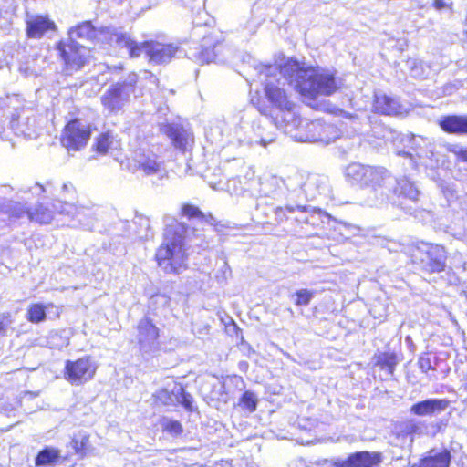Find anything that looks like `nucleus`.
Segmentation results:
<instances>
[{"label":"nucleus","mask_w":467,"mask_h":467,"mask_svg":"<svg viewBox=\"0 0 467 467\" xmlns=\"http://www.w3.org/2000/svg\"><path fill=\"white\" fill-rule=\"evenodd\" d=\"M347 180L360 188L369 189L365 203L378 206L390 202L393 177L381 166L350 163L345 171Z\"/></svg>","instance_id":"f257e3e1"},{"label":"nucleus","mask_w":467,"mask_h":467,"mask_svg":"<svg viewBox=\"0 0 467 467\" xmlns=\"http://www.w3.org/2000/svg\"><path fill=\"white\" fill-rule=\"evenodd\" d=\"M280 73L295 89L309 99L319 95L329 96L340 87V80L332 74L320 72L314 67H302L295 60H288L280 69Z\"/></svg>","instance_id":"f03ea898"},{"label":"nucleus","mask_w":467,"mask_h":467,"mask_svg":"<svg viewBox=\"0 0 467 467\" xmlns=\"http://www.w3.org/2000/svg\"><path fill=\"white\" fill-rule=\"evenodd\" d=\"M186 233L185 224L177 221H172L166 226L163 242L156 252L158 265L166 273L179 274L186 268Z\"/></svg>","instance_id":"7ed1b4c3"},{"label":"nucleus","mask_w":467,"mask_h":467,"mask_svg":"<svg viewBox=\"0 0 467 467\" xmlns=\"http://www.w3.org/2000/svg\"><path fill=\"white\" fill-rule=\"evenodd\" d=\"M313 178H306V176L298 171H296L286 178L283 179L277 176H270L262 182L261 191L265 195H272L274 198L277 196L276 189L282 185L288 192L289 198L293 201H298L303 198L308 199L314 196L308 192L306 187L314 183Z\"/></svg>","instance_id":"20e7f679"},{"label":"nucleus","mask_w":467,"mask_h":467,"mask_svg":"<svg viewBox=\"0 0 467 467\" xmlns=\"http://www.w3.org/2000/svg\"><path fill=\"white\" fill-rule=\"evenodd\" d=\"M411 261L426 273H440L445 267V250L442 246L418 243L410 247Z\"/></svg>","instance_id":"39448f33"},{"label":"nucleus","mask_w":467,"mask_h":467,"mask_svg":"<svg viewBox=\"0 0 467 467\" xmlns=\"http://www.w3.org/2000/svg\"><path fill=\"white\" fill-rule=\"evenodd\" d=\"M137 79V75L130 73L123 81L117 82L106 90L101 96V103L105 109L109 112L120 110L134 92Z\"/></svg>","instance_id":"423d86ee"},{"label":"nucleus","mask_w":467,"mask_h":467,"mask_svg":"<svg viewBox=\"0 0 467 467\" xmlns=\"http://www.w3.org/2000/svg\"><path fill=\"white\" fill-rule=\"evenodd\" d=\"M57 49L64 61V71L67 75L80 70L92 57L89 48L68 39L67 42L60 41Z\"/></svg>","instance_id":"0eeeda50"},{"label":"nucleus","mask_w":467,"mask_h":467,"mask_svg":"<svg viewBox=\"0 0 467 467\" xmlns=\"http://www.w3.org/2000/svg\"><path fill=\"white\" fill-rule=\"evenodd\" d=\"M90 138V129L79 119H74L65 127L61 143L68 150L77 151L87 145Z\"/></svg>","instance_id":"6e6552de"},{"label":"nucleus","mask_w":467,"mask_h":467,"mask_svg":"<svg viewBox=\"0 0 467 467\" xmlns=\"http://www.w3.org/2000/svg\"><path fill=\"white\" fill-rule=\"evenodd\" d=\"M10 128L16 134L28 139H35L38 135L36 116L31 109H16L12 114Z\"/></svg>","instance_id":"1a4fd4ad"},{"label":"nucleus","mask_w":467,"mask_h":467,"mask_svg":"<svg viewBox=\"0 0 467 467\" xmlns=\"http://www.w3.org/2000/svg\"><path fill=\"white\" fill-rule=\"evenodd\" d=\"M96 372V366L89 358H81L76 361H67L65 379L71 384L80 385L90 380Z\"/></svg>","instance_id":"9d476101"},{"label":"nucleus","mask_w":467,"mask_h":467,"mask_svg":"<svg viewBox=\"0 0 467 467\" xmlns=\"http://www.w3.org/2000/svg\"><path fill=\"white\" fill-rule=\"evenodd\" d=\"M137 329L138 343L143 352H155L160 348L159 329L149 318L141 319Z\"/></svg>","instance_id":"9b49d317"},{"label":"nucleus","mask_w":467,"mask_h":467,"mask_svg":"<svg viewBox=\"0 0 467 467\" xmlns=\"http://www.w3.org/2000/svg\"><path fill=\"white\" fill-rule=\"evenodd\" d=\"M101 33H105V37H109L111 45L119 48H125L130 57H137L143 52V43L138 44L127 33L111 27H106Z\"/></svg>","instance_id":"f8f14e48"},{"label":"nucleus","mask_w":467,"mask_h":467,"mask_svg":"<svg viewBox=\"0 0 467 467\" xmlns=\"http://www.w3.org/2000/svg\"><path fill=\"white\" fill-rule=\"evenodd\" d=\"M451 405L447 399L431 398L414 403L410 412L418 417H434L444 412Z\"/></svg>","instance_id":"ddd939ff"},{"label":"nucleus","mask_w":467,"mask_h":467,"mask_svg":"<svg viewBox=\"0 0 467 467\" xmlns=\"http://www.w3.org/2000/svg\"><path fill=\"white\" fill-rule=\"evenodd\" d=\"M134 162L136 168L145 175L161 176L165 172L162 163L158 161L156 154L152 151H137L135 153Z\"/></svg>","instance_id":"4468645a"},{"label":"nucleus","mask_w":467,"mask_h":467,"mask_svg":"<svg viewBox=\"0 0 467 467\" xmlns=\"http://www.w3.org/2000/svg\"><path fill=\"white\" fill-rule=\"evenodd\" d=\"M176 51L177 48L172 45H164L159 42H143V52L147 54L150 61L155 64L170 62Z\"/></svg>","instance_id":"2eb2a0df"},{"label":"nucleus","mask_w":467,"mask_h":467,"mask_svg":"<svg viewBox=\"0 0 467 467\" xmlns=\"http://www.w3.org/2000/svg\"><path fill=\"white\" fill-rule=\"evenodd\" d=\"M441 129L449 134H467V114L465 115H445L438 119Z\"/></svg>","instance_id":"dca6fc26"},{"label":"nucleus","mask_w":467,"mask_h":467,"mask_svg":"<svg viewBox=\"0 0 467 467\" xmlns=\"http://www.w3.org/2000/svg\"><path fill=\"white\" fill-rule=\"evenodd\" d=\"M161 130L172 140L176 148L182 150H185L193 140L190 132L177 125L165 124L161 127Z\"/></svg>","instance_id":"f3484780"},{"label":"nucleus","mask_w":467,"mask_h":467,"mask_svg":"<svg viewBox=\"0 0 467 467\" xmlns=\"http://www.w3.org/2000/svg\"><path fill=\"white\" fill-rule=\"evenodd\" d=\"M265 90L268 99L277 108L289 112L293 111L295 105L288 100L283 88L275 85L271 80H266Z\"/></svg>","instance_id":"a211bd4d"},{"label":"nucleus","mask_w":467,"mask_h":467,"mask_svg":"<svg viewBox=\"0 0 467 467\" xmlns=\"http://www.w3.org/2000/svg\"><path fill=\"white\" fill-rule=\"evenodd\" d=\"M451 459L447 449H432L420 459L419 467H449Z\"/></svg>","instance_id":"6ab92c4d"},{"label":"nucleus","mask_w":467,"mask_h":467,"mask_svg":"<svg viewBox=\"0 0 467 467\" xmlns=\"http://www.w3.org/2000/svg\"><path fill=\"white\" fill-rule=\"evenodd\" d=\"M55 23L42 16H33L26 20V33L31 38H40L47 30L55 29Z\"/></svg>","instance_id":"aec40b11"},{"label":"nucleus","mask_w":467,"mask_h":467,"mask_svg":"<svg viewBox=\"0 0 467 467\" xmlns=\"http://www.w3.org/2000/svg\"><path fill=\"white\" fill-rule=\"evenodd\" d=\"M263 130L264 127L261 125L258 124L256 127L252 125L245 130L244 137L239 138V141L250 146L262 145L265 147L275 140V137L270 134L265 135Z\"/></svg>","instance_id":"412c9836"},{"label":"nucleus","mask_w":467,"mask_h":467,"mask_svg":"<svg viewBox=\"0 0 467 467\" xmlns=\"http://www.w3.org/2000/svg\"><path fill=\"white\" fill-rule=\"evenodd\" d=\"M393 195L403 196L409 200L416 202L419 199L420 191L407 177L396 180L393 178L390 198Z\"/></svg>","instance_id":"4be33fe9"},{"label":"nucleus","mask_w":467,"mask_h":467,"mask_svg":"<svg viewBox=\"0 0 467 467\" xmlns=\"http://www.w3.org/2000/svg\"><path fill=\"white\" fill-rule=\"evenodd\" d=\"M373 106L377 112L384 115H399L402 112L400 102L385 94H376Z\"/></svg>","instance_id":"5701e85b"},{"label":"nucleus","mask_w":467,"mask_h":467,"mask_svg":"<svg viewBox=\"0 0 467 467\" xmlns=\"http://www.w3.org/2000/svg\"><path fill=\"white\" fill-rule=\"evenodd\" d=\"M159 399L166 405L182 403L188 410H192V397L184 391L182 387L175 388L170 394L166 389L160 391Z\"/></svg>","instance_id":"b1692460"},{"label":"nucleus","mask_w":467,"mask_h":467,"mask_svg":"<svg viewBox=\"0 0 467 467\" xmlns=\"http://www.w3.org/2000/svg\"><path fill=\"white\" fill-rule=\"evenodd\" d=\"M102 30H105V28L96 29L91 22L86 21L69 29L68 40L76 41V38L92 40L97 38L99 35L105 36V33H101Z\"/></svg>","instance_id":"393cba45"},{"label":"nucleus","mask_w":467,"mask_h":467,"mask_svg":"<svg viewBox=\"0 0 467 467\" xmlns=\"http://www.w3.org/2000/svg\"><path fill=\"white\" fill-rule=\"evenodd\" d=\"M382 455L377 451H358L352 454V467H379Z\"/></svg>","instance_id":"a878e982"},{"label":"nucleus","mask_w":467,"mask_h":467,"mask_svg":"<svg viewBox=\"0 0 467 467\" xmlns=\"http://www.w3.org/2000/svg\"><path fill=\"white\" fill-rule=\"evenodd\" d=\"M209 40L208 38H203V44L201 45L199 47L190 48L188 52V57L192 60L204 64V63H210L214 60L216 54L214 51V48L216 46L213 47V49L208 47Z\"/></svg>","instance_id":"bb28decb"},{"label":"nucleus","mask_w":467,"mask_h":467,"mask_svg":"<svg viewBox=\"0 0 467 467\" xmlns=\"http://www.w3.org/2000/svg\"><path fill=\"white\" fill-rule=\"evenodd\" d=\"M308 130L313 132L312 135L307 137L309 140L325 143H329L331 140H334V138L328 136L330 131H335L334 127L331 125H327L319 120H316L308 124Z\"/></svg>","instance_id":"cd10ccee"},{"label":"nucleus","mask_w":467,"mask_h":467,"mask_svg":"<svg viewBox=\"0 0 467 467\" xmlns=\"http://www.w3.org/2000/svg\"><path fill=\"white\" fill-rule=\"evenodd\" d=\"M395 430L399 435L411 436L424 433V423L415 419H410L398 423Z\"/></svg>","instance_id":"c85d7f7f"},{"label":"nucleus","mask_w":467,"mask_h":467,"mask_svg":"<svg viewBox=\"0 0 467 467\" xmlns=\"http://www.w3.org/2000/svg\"><path fill=\"white\" fill-rule=\"evenodd\" d=\"M49 306H53L51 304L43 305L40 303L32 304L28 306L26 311V319L35 324H38L46 320V311Z\"/></svg>","instance_id":"c756f323"},{"label":"nucleus","mask_w":467,"mask_h":467,"mask_svg":"<svg viewBox=\"0 0 467 467\" xmlns=\"http://www.w3.org/2000/svg\"><path fill=\"white\" fill-rule=\"evenodd\" d=\"M28 219L40 224L49 223L53 219V211L43 204H38L34 210L28 212Z\"/></svg>","instance_id":"7c9ffc66"},{"label":"nucleus","mask_w":467,"mask_h":467,"mask_svg":"<svg viewBox=\"0 0 467 467\" xmlns=\"http://www.w3.org/2000/svg\"><path fill=\"white\" fill-rule=\"evenodd\" d=\"M375 358L377 366H379L382 369H387L389 374H393L394 368L398 363L397 356L394 353H379Z\"/></svg>","instance_id":"2f4dec72"},{"label":"nucleus","mask_w":467,"mask_h":467,"mask_svg":"<svg viewBox=\"0 0 467 467\" xmlns=\"http://www.w3.org/2000/svg\"><path fill=\"white\" fill-rule=\"evenodd\" d=\"M296 211L307 213L309 211V207L301 204H296L295 206L287 204L285 207H276L275 209V219L278 223H282L289 218L287 216V213H294Z\"/></svg>","instance_id":"473e14b6"},{"label":"nucleus","mask_w":467,"mask_h":467,"mask_svg":"<svg viewBox=\"0 0 467 467\" xmlns=\"http://www.w3.org/2000/svg\"><path fill=\"white\" fill-rule=\"evenodd\" d=\"M59 458V451L54 448H45L36 458V466L53 464Z\"/></svg>","instance_id":"72a5a7b5"},{"label":"nucleus","mask_w":467,"mask_h":467,"mask_svg":"<svg viewBox=\"0 0 467 467\" xmlns=\"http://www.w3.org/2000/svg\"><path fill=\"white\" fill-rule=\"evenodd\" d=\"M53 206L57 213L61 214L71 215L73 217L80 213H84L86 210V208L83 206L78 207L75 204L69 203L67 202H62L57 201V203L53 204Z\"/></svg>","instance_id":"f704fd0d"},{"label":"nucleus","mask_w":467,"mask_h":467,"mask_svg":"<svg viewBox=\"0 0 467 467\" xmlns=\"http://www.w3.org/2000/svg\"><path fill=\"white\" fill-rule=\"evenodd\" d=\"M182 213L190 219L196 218L202 222H206L209 224H213V222L215 221L213 215H205L199 210V208L190 204H186L182 207Z\"/></svg>","instance_id":"c9c22d12"},{"label":"nucleus","mask_w":467,"mask_h":467,"mask_svg":"<svg viewBox=\"0 0 467 467\" xmlns=\"http://www.w3.org/2000/svg\"><path fill=\"white\" fill-rule=\"evenodd\" d=\"M420 164L426 168L435 169L439 165V158L437 154L431 149L423 153H417Z\"/></svg>","instance_id":"e433bc0d"},{"label":"nucleus","mask_w":467,"mask_h":467,"mask_svg":"<svg viewBox=\"0 0 467 467\" xmlns=\"http://www.w3.org/2000/svg\"><path fill=\"white\" fill-rule=\"evenodd\" d=\"M314 291L308 289H300L292 296V298L297 306H306L314 297Z\"/></svg>","instance_id":"4c0bfd02"},{"label":"nucleus","mask_w":467,"mask_h":467,"mask_svg":"<svg viewBox=\"0 0 467 467\" xmlns=\"http://www.w3.org/2000/svg\"><path fill=\"white\" fill-rule=\"evenodd\" d=\"M161 425L165 431L172 436H179L182 433V426L178 420L163 418Z\"/></svg>","instance_id":"58836bf2"},{"label":"nucleus","mask_w":467,"mask_h":467,"mask_svg":"<svg viewBox=\"0 0 467 467\" xmlns=\"http://www.w3.org/2000/svg\"><path fill=\"white\" fill-rule=\"evenodd\" d=\"M114 139L109 133L101 134L97 139L96 149L100 153H106L108 150L112 146Z\"/></svg>","instance_id":"ea45409f"},{"label":"nucleus","mask_w":467,"mask_h":467,"mask_svg":"<svg viewBox=\"0 0 467 467\" xmlns=\"http://www.w3.org/2000/svg\"><path fill=\"white\" fill-rule=\"evenodd\" d=\"M5 212L10 213L12 217L20 219V218H23L25 215H26L28 217V212H31V210L26 208L23 204L13 203V204L8 205Z\"/></svg>","instance_id":"a19ab883"},{"label":"nucleus","mask_w":467,"mask_h":467,"mask_svg":"<svg viewBox=\"0 0 467 467\" xmlns=\"http://www.w3.org/2000/svg\"><path fill=\"white\" fill-rule=\"evenodd\" d=\"M241 402L251 412L256 409V397L253 392H244L241 398Z\"/></svg>","instance_id":"79ce46f5"},{"label":"nucleus","mask_w":467,"mask_h":467,"mask_svg":"<svg viewBox=\"0 0 467 467\" xmlns=\"http://www.w3.org/2000/svg\"><path fill=\"white\" fill-rule=\"evenodd\" d=\"M446 149L448 151L455 154L462 161H467V148L459 144H448Z\"/></svg>","instance_id":"37998d69"},{"label":"nucleus","mask_w":467,"mask_h":467,"mask_svg":"<svg viewBox=\"0 0 467 467\" xmlns=\"http://www.w3.org/2000/svg\"><path fill=\"white\" fill-rule=\"evenodd\" d=\"M284 66L278 67L277 66H264L262 67V71H261V75H265V77H271L273 75H275L276 73H279V75L283 78L284 81L283 82V85H285V82H287L290 86H292L285 78L284 76L280 73V69L283 67Z\"/></svg>","instance_id":"c03bdc74"},{"label":"nucleus","mask_w":467,"mask_h":467,"mask_svg":"<svg viewBox=\"0 0 467 467\" xmlns=\"http://www.w3.org/2000/svg\"><path fill=\"white\" fill-rule=\"evenodd\" d=\"M12 322L10 314L4 313L0 315V336L5 335L6 329Z\"/></svg>","instance_id":"a18cd8bd"},{"label":"nucleus","mask_w":467,"mask_h":467,"mask_svg":"<svg viewBox=\"0 0 467 467\" xmlns=\"http://www.w3.org/2000/svg\"><path fill=\"white\" fill-rule=\"evenodd\" d=\"M331 467H352V454L347 459H333L330 461Z\"/></svg>","instance_id":"49530a36"},{"label":"nucleus","mask_w":467,"mask_h":467,"mask_svg":"<svg viewBox=\"0 0 467 467\" xmlns=\"http://www.w3.org/2000/svg\"><path fill=\"white\" fill-rule=\"evenodd\" d=\"M169 301H170V299L165 295L157 294L151 297L150 304L151 305L160 304V305L165 306H168Z\"/></svg>","instance_id":"de8ad7c7"},{"label":"nucleus","mask_w":467,"mask_h":467,"mask_svg":"<svg viewBox=\"0 0 467 467\" xmlns=\"http://www.w3.org/2000/svg\"><path fill=\"white\" fill-rule=\"evenodd\" d=\"M418 364H419L420 370L424 373H427L429 370L433 368L429 358H424V357L420 358Z\"/></svg>","instance_id":"09e8293b"},{"label":"nucleus","mask_w":467,"mask_h":467,"mask_svg":"<svg viewBox=\"0 0 467 467\" xmlns=\"http://www.w3.org/2000/svg\"><path fill=\"white\" fill-rule=\"evenodd\" d=\"M12 0H0V16L12 7Z\"/></svg>","instance_id":"8fccbe9b"},{"label":"nucleus","mask_w":467,"mask_h":467,"mask_svg":"<svg viewBox=\"0 0 467 467\" xmlns=\"http://www.w3.org/2000/svg\"><path fill=\"white\" fill-rule=\"evenodd\" d=\"M308 207H309V211L306 213H308L310 211H313V212L316 211L315 208H312L311 206H308ZM300 213H302V216L296 217V221L298 222V223H310L309 222V218H308V216H306L305 214L306 213L305 212L304 213L300 212Z\"/></svg>","instance_id":"3c124183"},{"label":"nucleus","mask_w":467,"mask_h":467,"mask_svg":"<svg viewBox=\"0 0 467 467\" xmlns=\"http://www.w3.org/2000/svg\"><path fill=\"white\" fill-rule=\"evenodd\" d=\"M402 154L409 160V164L411 167V169H417L418 162L414 160L412 154L406 151H403Z\"/></svg>","instance_id":"603ef678"},{"label":"nucleus","mask_w":467,"mask_h":467,"mask_svg":"<svg viewBox=\"0 0 467 467\" xmlns=\"http://www.w3.org/2000/svg\"><path fill=\"white\" fill-rule=\"evenodd\" d=\"M433 6L437 10H441L447 6V4L443 0H434Z\"/></svg>","instance_id":"864d4df0"},{"label":"nucleus","mask_w":467,"mask_h":467,"mask_svg":"<svg viewBox=\"0 0 467 467\" xmlns=\"http://www.w3.org/2000/svg\"><path fill=\"white\" fill-rule=\"evenodd\" d=\"M62 188H63V190H64V191H68L69 189L74 190V189H73L72 184H70V183H65V184H63V187H62Z\"/></svg>","instance_id":"5fc2aeb1"},{"label":"nucleus","mask_w":467,"mask_h":467,"mask_svg":"<svg viewBox=\"0 0 467 467\" xmlns=\"http://www.w3.org/2000/svg\"><path fill=\"white\" fill-rule=\"evenodd\" d=\"M414 64V67H412V73H413V76L414 77H417L418 76V73H417V67H416V63L413 62Z\"/></svg>","instance_id":"6e6d98bb"},{"label":"nucleus","mask_w":467,"mask_h":467,"mask_svg":"<svg viewBox=\"0 0 467 467\" xmlns=\"http://www.w3.org/2000/svg\"><path fill=\"white\" fill-rule=\"evenodd\" d=\"M145 75L149 76L150 79H152L153 81H156L157 78H155V76H153L151 73H149V72H145Z\"/></svg>","instance_id":"4d7b16f0"},{"label":"nucleus","mask_w":467,"mask_h":467,"mask_svg":"<svg viewBox=\"0 0 467 467\" xmlns=\"http://www.w3.org/2000/svg\"><path fill=\"white\" fill-rule=\"evenodd\" d=\"M3 67V61L2 59L0 58V68Z\"/></svg>","instance_id":"13d9d810"}]
</instances>
